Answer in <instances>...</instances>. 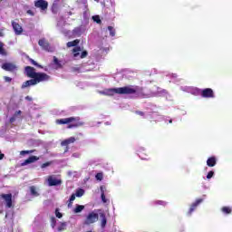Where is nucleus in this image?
Wrapping results in <instances>:
<instances>
[{"label": "nucleus", "instance_id": "23", "mask_svg": "<svg viewBox=\"0 0 232 232\" xmlns=\"http://www.w3.org/2000/svg\"><path fill=\"white\" fill-rule=\"evenodd\" d=\"M153 205L154 206H162L163 208H166L168 203L166 201H162V200H156L153 202Z\"/></svg>", "mask_w": 232, "mask_h": 232}, {"label": "nucleus", "instance_id": "40", "mask_svg": "<svg viewBox=\"0 0 232 232\" xmlns=\"http://www.w3.org/2000/svg\"><path fill=\"white\" fill-rule=\"evenodd\" d=\"M5 82H12V78L8 77V76H5L4 77Z\"/></svg>", "mask_w": 232, "mask_h": 232}, {"label": "nucleus", "instance_id": "50", "mask_svg": "<svg viewBox=\"0 0 232 232\" xmlns=\"http://www.w3.org/2000/svg\"><path fill=\"white\" fill-rule=\"evenodd\" d=\"M169 124H172L173 123V120H169Z\"/></svg>", "mask_w": 232, "mask_h": 232}, {"label": "nucleus", "instance_id": "49", "mask_svg": "<svg viewBox=\"0 0 232 232\" xmlns=\"http://www.w3.org/2000/svg\"><path fill=\"white\" fill-rule=\"evenodd\" d=\"M73 204V202H70L68 203V208H72V205Z\"/></svg>", "mask_w": 232, "mask_h": 232}, {"label": "nucleus", "instance_id": "17", "mask_svg": "<svg viewBox=\"0 0 232 232\" xmlns=\"http://www.w3.org/2000/svg\"><path fill=\"white\" fill-rule=\"evenodd\" d=\"M221 211L224 215H231L232 208L231 207H223V208H221Z\"/></svg>", "mask_w": 232, "mask_h": 232}, {"label": "nucleus", "instance_id": "30", "mask_svg": "<svg viewBox=\"0 0 232 232\" xmlns=\"http://www.w3.org/2000/svg\"><path fill=\"white\" fill-rule=\"evenodd\" d=\"M66 229V222H62L58 227V231H64Z\"/></svg>", "mask_w": 232, "mask_h": 232}, {"label": "nucleus", "instance_id": "47", "mask_svg": "<svg viewBox=\"0 0 232 232\" xmlns=\"http://www.w3.org/2000/svg\"><path fill=\"white\" fill-rule=\"evenodd\" d=\"M25 101L32 102V97H30V96H26V97H25Z\"/></svg>", "mask_w": 232, "mask_h": 232}, {"label": "nucleus", "instance_id": "28", "mask_svg": "<svg viewBox=\"0 0 232 232\" xmlns=\"http://www.w3.org/2000/svg\"><path fill=\"white\" fill-rule=\"evenodd\" d=\"M108 30L110 32V36L115 37V29L113 28V26H108Z\"/></svg>", "mask_w": 232, "mask_h": 232}, {"label": "nucleus", "instance_id": "35", "mask_svg": "<svg viewBox=\"0 0 232 232\" xmlns=\"http://www.w3.org/2000/svg\"><path fill=\"white\" fill-rule=\"evenodd\" d=\"M48 166H52V161H47L41 165L42 169H44V168H48Z\"/></svg>", "mask_w": 232, "mask_h": 232}, {"label": "nucleus", "instance_id": "12", "mask_svg": "<svg viewBox=\"0 0 232 232\" xmlns=\"http://www.w3.org/2000/svg\"><path fill=\"white\" fill-rule=\"evenodd\" d=\"M202 202H204L203 198H198L194 203H192L188 215H191V213H193V211H195V209H197V208H198L199 204H202Z\"/></svg>", "mask_w": 232, "mask_h": 232}, {"label": "nucleus", "instance_id": "25", "mask_svg": "<svg viewBox=\"0 0 232 232\" xmlns=\"http://www.w3.org/2000/svg\"><path fill=\"white\" fill-rule=\"evenodd\" d=\"M79 52H81V46H76L72 49L73 57H79Z\"/></svg>", "mask_w": 232, "mask_h": 232}, {"label": "nucleus", "instance_id": "10", "mask_svg": "<svg viewBox=\"0 0 232 232\" xmlns=\"http://www.w3.org/2000/svg\"><path fill=\"white\" fill-rule=\"evenodd\" d=\"M73 142H75V137H70L64 140H63L61 142V146H65V150H64V153H66L68 151V150H70V144H73Z\"/></svg>", "mask_w": 232, "mask_h": 232}, {"label": "nucleus", "instance_id": "4", "mask_svg": "<svg viewBox=\"0 0 232 232\" xmlns=\"http://www.w3.org/2000/svg\"><path fill=\"white\" fill-rule=\"evenodd\" d=\"M0 198H3L5 202V208H8L9 209L14 208V204L12 201V193L9 194H1Z\"/></svg>", "mask_w": 232, "mask_h": 232}, {"label": "nucleus", "instance_id": "6", "mask_svg": "<svg viewBox=\"0 0 232 232\" xmlns=\"http://www.w3.org/2000/svg\"><path fill=\"white\" fill-rule=\"evenodd\" d=\"M79 121H81L79 117H70L56 120V124H70L71 122H79Z\"/></svg>", "mask_w": 232, "mask_h": 232}, {"label": "nucleus", "instance_id": "7", "mask_svg": "<svg viewBox=\"0 0 232 232\" xmlns=\"http://www.w3.org/2000/svg\"><path fill=\"white\" fill-rule=\"evenodd\" d=\"M201 97L204 99H215V92L211 88H206L201 91Z\"/></svg>", "mask_w": 232, "mask_h": 232}, {"label": "nucleus", "instance_id": "1", "mask_svg": "<svg viewBox=\"0 0 232 232\" xmlns=\"http://www.w3.org/2000/svg\"><path fill=\"white\" fill-rule=\"evenodd\" d=\"M24 74L31 80H27L23 82L21 86L22 90H24V88H28L30 86H35L36 84H39V82H46L50 81L51 78L50 75L45 72H35V68L32 66L24 67Z\"/></svg>", "mask_w": 232, "mask_h": 232}, {"label": "nucleus", "instance_id": "19", "mask_svg": "<svg viewBox=\"0 0 232 232\" xmlns=\"http://www.w3.org/2000/svg\"><path fill=\"white\" fill-rule=\"evenodd\" d=\"M79 43H81V41L79 39H76V40L72 41V42H68L67 43V48H72L73 46H77V44H79Z\"/></svg>", "mask_w": 232, "mask_h": 232}, {"label": "nucleus", "instance_id": "48", "mask_svg": "<svg viewBox=\"0 0 232 232\" xmlns=\"http://www.w3.org/2000/svg\"><path fill=\"white\" fill-rule=\"evenodd\" d=\"M15 121V117L10 118V122H14Z\"/></svg>", "mask_w": 232, "mask_h": 232}, {"label": "nucleus", "instance_id": "2", "mask_svg": "<svg viewBox=\"0 0 232 232\" xmlns=\"http://www.w3.org/2000/svg\"><path fill=\"white\" fill-rule=\"evenodd\" d=\"M135 95L137 99H148V94L144 92V88L135 85H129L119 88H111L107 91V95Z\"/></svg>", "mask_w": 232, "mask_h": 232}, {"label": "nucleus", "instance_id": "16", "mask_svg": "<svg viewBox=\"0 0 232 232\" xmlns=\"http://www.w3.org/2000/svg\"><path fill=\"white\" fill-rule=\"evenodd\" d=\"M100 218H101V226L104 229V227H106V225L108 224L106 214H104V212L100 213Z\"/></svg>", "mask_w": 232, "mask_h": 232}, {"label": "nucleus", "instance_id": "29", "mask_svg": "<svg viewBox=\"0 0 232 232\" xmlns=\"http://www.w3.org/2000/svg\"><path fill=\"white\" fill-rule=\"evenodd\" d=\"M76 197H82L84 195V189L79 188L76 190V193L74 194Z\"/></svg>", "mask_w": 232, "mask_h": 232}, {"label": "nucleus", "instance_id": "37", "mask_svg": "<svg viewBox=\"0 0 232 232\" xmlns=\"http://www.w3.org/2000/svg\"><path fill=\"white\" fill-rule=\"evenodd\" d=\"M55 217H57V218H63V213L59 212V208L55 209Z\"/></svg>", "mask_w": 232, "mask_h": 232}, {"label": "nucleus", "instance_id": "14", "mask_svg": "<svg viewBox=\"0 0 232 232\" xmlns=\"http://www.w3.org/2000/svg\"><path fill=\"white\" fill-rule=\"evenodd\" d=\"M37 160H39V157L31 156L22 163V166H26L28 164H33V162H37Z\"/></svg>", "mask_w": 232, "mask_h": 232}, {"label": "nucleus", "instance_id": "24", "mask_svg": "<svg viewBox=\"0 0 232 232\" xmlns=\"http://www.w3.org/2000/svg\"><path fill=\"white\" fill-rule=\"evenodd\" d=\"M101 191L102 202H103V204H106V202H108V199H106V195L104 194V187H101Z\"/></svg>", "mask_w": 232, "mask_h": 232}, {"label": "nucleus", "instance_id": "8", "mask_svg": "<svg viewBox=\"0 0 232 232\" xmlns=\"http://www.w3.org/2000/svg\"><path fill=\"white\" fill-rule=\"evenodd\" d=\"M38 44L45 52H53V50L52 49V46H50V43H48V41H46V39H44H44H40L38 41Z\"/></svg>", "mask_w": 232, "mask_h": 232}, {"label": "nucleus", "instance_id": "34", "mask_svg": "<svg viewBox=\"0 0 232 232\" xmlns=\"http://www.w3.org/2000/svg\"><path fill=\"white\" fill-rule=\"evenodd\" d=\"M95 179H96V180H102V179H103V175H102V172H99V173H97L96 175H95Z\"/></svg>", "mask_w": 232, "mask_h": 232}, {"label": "nucleus", "instance_id": "3", "mask_svg": "<svg viewBox=\"0 0 232 232\" xmlns=\"http://www.w3.org/2000/svg\"><path fill=\"white\" fill-rule=\"evenodd\" d=\"M97 220H99V214L92 211L87 215L83 224L84 226H92V224H95Z\"/></svg>", "mask_w": 232, "mask_h": 232}, {"label": "nucleus", "instance_id": "5", "mask_svg": "<svg viewBox=\"0 0 232 232\" xmlns=\"http://www.w3.org/2000/svg\"><path fill=\"white\" fill-rule=\"evenodd\" d=\"M2 70L14 73V72H17V65L14 63H5L2 64Z\"/></svg>", "mask_w": 232, "mask_h": 232}, {"label": "nucleus", "instance_id": "38", "mask_svg": "<svg viewBox=\"0 0 232 232\" xmlns=\"http://www.w3.org/2000/svg\"><path fill=\"white\" fill-rule=\"evenodd\" d=\"M215 175V172L213 170H210L208 175H207V179H213V176Z\"/></svg>", "mask_w": 232, "mask_h": 232}, {"label": "nucleus", "instance_id": "42", "mask_svg": "<svg viewBox=\"0 0 232 232\" xmlns=\"http://www.w3.org/2000/svg\"><path fill=\"white\" fill-rule=\"evenodd\" d=\"M77 126H79V124H70V125H68V128L69 129L77 128Z\"/></svg>", "mask_w": 232, "mask_h": 232}, {"label": "nucleus", "instance_id": "44", "mask_svg": "<svg viewBox=\"0 0 232 232\" xmlns=\"http://www.w3.org/2000/svg\"><path fill=\"white\" fill-rule=\"evenodd\" d=\"M72 157H74L75 159H79L81 157L80 153H73Z\"/></svg>", "mask_w": 232, "mask_h": 232}, {"label": "nucleus", "instance_id": "41", "mask_svg": "<svg viewBox=\"0 0 232 232\" xmlns=\"http://www.w3.org/2000/svg\"><path fill=\"white\" fill-rule=\"evenodd\" d=\"M136 113L137 115H140L141 117H144V112L141 111H137Z\"/></svg>", "mask_w": 232, "mask_h": 232}, {"label": "nucleus", "instance_id": "46", "mask_svg": "<svg viewBox=\"0 0 232 232\" xmlns=\"http://www.w3.org/2000/svg\"><path fill=\"white\" fill-rule=\"evenodd\" d=\"M3 159H5V154H3V153L0 151V160H3Z\"/></svg>", "mask_w": 232, "mask_h": 232}, {"label": "nucleus", "instance_id": "13", "mask_svg": "<svg viewBox=\"0 0 232 232\" xmlns=\"http://www.w3.org/2000/svg\"><path fill=\"white\" fill-rule=\"evenodd\" d=\"M13 30L14 31L16 35H21L23 34V26L17 24L16 22H12Z\"/></svg>", "mask_w": 232, "mask_h": 232}, {"label": "nucleus", "instance_id": "43", "mask_svg": "<svg viewBox=\"0 0 232 232\" xmlns=\"http://www.w3.org/2000/svg\"><path fill=\"white\" fill-rule=\"evenodd\" d=\"M27 14H28L29 15H32V16L35 15V14L34 13V11H32V10H27Z\"/></svg>", "mask_w": 232, "mask_h": 232}, {"label": "nucleus", "instance_id": "26", "mask_svg": "<svg viewBox=\"0 0 232 232\" xmlns=\"http://www.w3.org/2000/svg\"><path fill=\"white\" fill-rule=\"evenodd\" d=\"M53 63L56 65V68H63V63H61V61H59V59H57V57L53 56Z\"/></svg>", "mask_w": 232, "mask_h": 232}, {"label": "nucleus", "instance_id": "15", "mask_svg": "<svg viewBox=\"0 0 232 232\" xmlns=\"http://www.w3.org/2000/svg\"><path fill=\"white\" fill-rule=\"evenodd\" d=\"M207 166L208 168H214V166H217V158L215 156H212L207 160Z\"/></svg>", "mask_w": 232, "mask_h": 232}, {"label": "nucleus", "instance_id": "32", "mask_svg": "<svg viewBox=\"0 0 232 232\" xmlns=\"http://www.w3.org/2000/svg\"><path fill=\"white\" fill-rule=\"evenodd\" d=\"M29 61L31 63L34 64V66H36L37 68H43L39 63H37V62H35L34 59L29 58Z\"/></svg>", "mask_w": 232, "mask_h": 232}, {"label": "nucleus", "instance_id": "20", "mask_svg": "<svg viewBox=\"0 0 232 232\" xmlns=\"http://www.w3.org/2000/svg\"><path fill=\"white\" fill-rule=\"evenodd\" d=\"M83 209H84V205L76 204V207L73 209V213H81L83 211Z\"/></svg>", "mask_w": 232, "mask_h": 232}, {"label": "nucleus", "instance_id": "21", "mask_svg": "<svg viewBox=\"0 0 232 232\" xmlns=\"http://www.w3.org/2000/svg\"><path fill=\"white\" fill-rule=\"evenodd\" d=\"M30 192L33 197H39V192H37V188H35V186L30 187Z\"/></svg>", "mask_w": 232, "mask_h": 232}, {"label": "nucleus", "instance_id": "22", "mask_svg": "<svg viewBox=\"0 0 232 232\" xmlns=\"http://www.w3.org/2000/svg\"><path fill=\"white\" fill-rule=\"evenodd\" d=\"M72 72L73 73H82V66H75V67H72Z\"/></svg>", "mask_w": 232, "mask_h": 232}, {"label": "nucleus", "instance_id": "36", "mask_svg": "<svg viewBox=\"0 0 232 232\" xmlns=\"http://www.w3.org/2000/svg\"><path fill=\"white\" fill-rule=\"evenodd\" d=\"M80 57L81 59H86L88 57V51H82Z\"/></svg>", "mask_w": 232, "mask_h": 232}, {"label": "nucleus", "instance_id": "18", "mask_svg": "<svg viewBox=\"0 0 232 232\" xmlns=\"http://www.w3.org/2000/svg\"><path fill=\"white\" fill-rule=\"evenodd\" d=\"M0 55H4L5 57H6V55H8L6 49H5V44H3V43H0Z\"/></svg>", "mask_w": 232, "mask_h": 232}, {"label": "nucleus", "instance_id": "39", "mask_svg": "<svg viewBox=\"0 0 232 232\" xmlns=\"http://www.w3.org/2000/svg\"><path fill=\"white\" fill-rule=\"evenodd\" d=\"M76 197L77 196L75 194H72L71 197H70L69 202H71V203L73 202V200H75Z\"/></svg>", "mask_w": 232, "mask_h": 232}, {"label": "nucleus", "instance_id": "45", "mask_svg": "<svg viewBox=\"0 0 232 232\" xmlns=\"http://www.w3.org/2000/svg\"><path fill=\"white\" fill-rule=\"evenodd\" d=\"M22 111H17L16 112H14V117H17V115H21Z\"/></svg>", "mask_w": 232, "mask_h": 232}, {"label": "nucleus", "instance_id": "27", "mask_svg": "<svg viewBox=\"0 0 232 232\" xmlns=\"http://www.w3.org/2000/svg\"><path fill=\"white\" fill-rule=\"evenodd\" d=\"M92 21H94V23H97V24H101V23H102V21H101V16L99 15H93Z\"/></svg>", "mask_w": 232, "mask_h": 232}, {"label": "nucleus", "instance_id": "9", "mask_svg": "<svg viewBox=\"0 0 232 232\" xmlns=\"http://www.w3.org/2000/svg\"><path fill=\"white\" fill-rule=\"evenodd\" d=\"M35 8H40V10H48V2L46 0H36L34 2Z\"/></svg>", "mask_w": 232, "mask_h": 232}, {"label": "nucleus", "instance_id": "31", "mask_svg": "<svg viewBox=\"0 0 232 232\" xmlns=\"http://www.w3.org/2000/svg\"><path fill=\"white\" fill-rule=\"evenodd\" d=\"M35 150H22L20 152L21 155H30V153H34Z\"/></svg>", "mask_w": 232, "mask_h": 232}, {"label": "nucleus", "instance_id": "11", "mask_svg": "<svg viewBox=\"0 0 232 232\" xmlns=\"http://www.w3.org/2000/svg\"><path fill=\"white\" fill-rule=\"evenodd\" d=\"M49 186H61L63 184V181L61 179H57L53 176H49L47 179Z\"/></svg>", "mask_w": 232, "mask_h": 232}, {"label": "nucleus", "instance_id": "33", "mask_svg": "<svg viewBox=\"0 0 232 232\" xmlns=\"http://www.w3.org/2000/svg\"><path fill=\"white\" fill-rule=\"evenodd\" d=\"M56 224H57V219H55L54 217H52L51 218V226H52V227L53 228L55 227Z\"/></svg>", "mask_w": 232, "mask_h": 232}]
</instances>
